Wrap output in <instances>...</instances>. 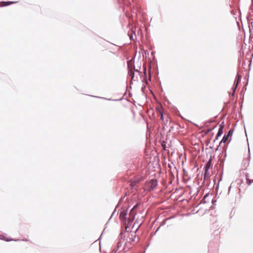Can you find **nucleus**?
I'll return each instance as SVG.
<instances>
[{"label":"nucleus","mask_w":253,"mask_h":253,"mask_svg":"<svg viewBox=\"0 0 253 253\" xmlns=\"http://www.w3.org/2000/svg\"><path fill=\"white\" fill-rule=\"evenodd\" d=\"M132 60H130L127 62V65L128 69V75L131 77V84L132 83V80L134 77V71H133V69H134V66L132 63Z\"/></svg>","instance_id":"f257e3e1"},{"label":"nucleus","mask_w":253,"mask_h":253,"mask_svg":"<svg viewBox=\"0 0 253 253\" xmlns=\"http://www.w3.org/2000/svg\"><path fill=\"white\" fill-rule=\"evenodd\" d=\"M158 185V181L156 179H152L149 181H146V187L149 191L154 190Z\"/></svg>","instance_id":"f03ea898"},{"label":"nucleus","mask_w":253,"mask_h":253,"mask_svg":"<svg viewBox=\"0 0 253 253\" xmlns=\"http://www.w3.org/2000/svg\"><path fill=\"white\" fill-rule=\"evenodd\" d=\"M233 130H234L233 129H230L228 131V132H227V133H225V134L224 135V136H223V137L222 139H221V140L220 141L219 145L217 146V148H216V151L217 150H218V149L219 147H220V145H221V144L222 143H225V142L227 141V140L228 138L230 136V137H231V136L232 135V134H233Z\"/></svg>","instance_id":"7ed1b4c3"},{"label":"nucleus","mask_w":253,"mask_h":253,"mask_svg":"<svg viewBox=\"0 0 253 253\" xmlns=\"http://www.w3.org/2000/svg\"><path fill=\"white\" fill-rule=\"evenodd\" d=\"M128 208L126 209H123L120 213V219L122 221L124 224H126L127 222V215L128 213Z\"/></svg>","instance_id":"20e7f679"},{"label":"nucleus","mask_w":253,"mask_h":253,"mask_svg":"<svg viewBox=\"0 0 253 253\" xmlns=\"http://www.w3.org/2000/svg\"><path fill=\"white\" fill-rule=\"evenodd\" d=\"M136 214V211H130L129 214H128V223H127L128 225L129 224H130L134 220Z\"/></svg>","instance_id":"39448f33"},{"label":"nucleus","mask_w":253,"mask_h":253,"mask_svg":"<svg viewBox=\"0 0 253 253\" xmlns=\"http://www.w3.org/2000/svg\"><path fill=\"white\" fill-rule=\"evenodd\" d=\"M211 164V158H210V160L207 162L206 165L204 166V169H209Z\"/></svg>","instance_id":"423d86ee"},{"label":"nucleus","mask_w":253,"mask_h":253,"mask_svg":"<svg viewBox=\"0 0 253 253\" xmlns=\"http://www.w3.org/2000/svg\"><path fill=\"white\" fill-rule=\"evenodd\" d=\"M204 181H205L207 179V178H208V177H209V175L210 174V172H209V169H204Z\"/></svg>","instance_id":"0eeeda50"},{"label":"nucleus","mask_w":253,"mask_h":253,"mask_svg":"<svg viewBox=\"0 0 253 253\" xmlns=\"http://www.w3.org/2000/svg\"><path fill=\"white\" fill-rule=\"evenodd\" d=\"M237 86H238V83H234V84H233V87L232 88V89L233 90V93H232V95L233 96H234V93H235V91L236 90V88H237Z\"/></svg>","instance_id":"6e6552de"},{"label":"nucleus","mask_w":253,"mask_h":253,"mask_svg":"<svg viewBox=\"0 0 253 253\" xmlns=\"http://www.w3.org/2000/svg\"><path fill=\"white\" fill-rule=\"evenodd\" d=\"M241 78L242 76L239 74H237L234 83H238V84L239 82L241 81Z\"/></svg>","instance_id":"1a4fd4ad"},{"label":"nucleus","mask_w":253,"mask_h":253,"mask_svg":"<svg viewBox=\"0 0 253 253\" xmlns=\"http://www.w3.org/2000/svg\"><path fill=\"white\" fill-rule=\"evenodd\" d=\"M16 2V1H2V3H4V5L3 6H8L12 3H15Z\"/></svg>","instance_id":"9d476101"},{"label":"nucleus","mask_w":253,"mask_h":253,"mask_svg":"<svg viewBox=\"0 0 253 253\" xmlns=\"http://www.w3.org/2000/svg\"><path fill=\"white\" fill-rule=\"evenodd\" d=\"M246 181H247V184L248 186H250L251 185L252 183H253V180H252L248 177H247V175H246Z\"/></svg>","instance_id":"9b49d317"},{"label":"nucleus","mask_w":253,"mask_h":253,"mask_svg":"<svg viewBox=\"0 0 253 253\" xmlns=\"http://www.w3.org/2000/svg\"><path fill=\"white\" fill-rule=\"evenodd\" d=\"M140 205V203H137L131 209V211H135V210L138 208V207H139Z\"/></svg>","instance_id":"f8f14e48"},{"label":"nucleus","mask_w":253,"mask_h":253,"mask_svg":"<svg viewBox=\"0 0 253 253\" xmlns=\"http://www.w3.org/2000/svg\"><path fill=\"white\" fill-rule=\"evenodd\" d=\"M143 72L145 76V78L144 79V80L145 81V82L146 84H148V82L146 79V67H144L143 68Z\"/></svg>","instance_id":"ddd939ff"},{"label":"nucleus","mask_w":253,"mask_h":253,"mask_svg":"<svg viewBox=\"0 0 253 253\" xmlns=\"http://www.w3.org/2000/svg\"><path fill=\"white\" fill-rule=\"evenodd\" d=\"M0 239H2V240L3 239V240H4L5 241H6L7 242L13 240V239L5 238L4 237V236L3 235H0Z\"/></svg>","instance_id":"4468645a"},{"label":"nucleus","mask_w":253,"mask_h":253,"mask_svg":"<svg viewBox=\"0 0 253 253\" xmlns=\"http://www.w3.org/2000/svg\"><path fill=\"white\" fill-rule=\"evenodd\" d=\"M123 245V242L121 240H119L118 242L117 243V247L116 248L119 250L121 247H122Z\"/></svg>","instance_id":"2eb2a0df"},{"label":"nucleus","mask_w":253,"mask_h":253,"mask_svg":"<svg viewBox=\"0 0 253 253\" xmlns=\"http://www.w3.org/2000/svg\"><path fill=\"white\" fill-rule=\"evenodd\" d=\"M223 129H222L218 128L217 133L216 134V135H217V137H219V136H220L222 134V133H223Z\"/></svg>","instance_id":"dca6fc26"},{"label":"nucleus","mask_w":253,"mask_h":253,"mask_svg":"<svg viewBox=\"0 0 253 253\" xmlns=\"http://www.w3.org/2000/svg\"><path fill=\"white\" fill-rule=\"evenodd\" d=\"M216 127V126H215L212 128H209L206 131V133H209L212 130H213L215 127Z\"/></svg>","instance_id":"f3484780"},{"label":"nucleus","mask_w":253,"mask_h":253,"mask_svg":"<svg viewBox=\"0 0 253 253\" xmlns=\"http://www.w3.org/2000/svg\"><path fill=\"white\" fill-rule=\"evenodd\" d=\"M151 65L149 66V81H151Z\"/></svg>","instance_id":"a211bd4d"},{"label":"nucleus","mask_w":253,"mask_h":253,"mask_svg":"<svg viewBox=\"0 0 253 253\" xmlns=\"http://www.w3.org/2000/svg\"><path fill=\"white\" fill-rule=\"evenodd\" d=\"M208 196V194H206L204 197V198L201 201L200 204L201 203H206V202L205 201V199L206 198V197Z\"/></svg>","instance_id":"6ab92c4d"},{"label":"nucleus","mask_w":253,"mask_h":253,"mask_svg":"<svg viewBox=\"0 0 253 253\" xmlns=\"http://www.w3.org/2000/svg\"><path fill=\"white\" fill-rule=\"evenodd\" d=\"M224 127V121L222 122L219 125V129H223Z\"/></svg>","instance_id":"aec40b11"},{"label":"nucleus","mask_w":253,"mask_h":253,"mask_svg":"<svg viewBox=\"0 0 253 253\" xmlns=\"http://www.w3.org/2000/svg\"><path fill=\"white\" fill-rule=\"evenodd\" d=\"M118 206H119V204L116 206V207L115 210H114L113 212H112L111 216L109 219H110L112 217V216L114 215L115 212L116 211V209L118 207Z\"/></svg>","instance_id":"412c9836"},{"label":"nucleus","mask_w":253,"mask_h":253,"mask_svg":"<svg viewBox=\"0 0 253 253\" xmlns=\"http://www.w3.org/2000/svg\"><path fill=\"white\" fill-rule=\"evenodd\" d=\"M135 238H136V235H132L131 238H129V240L131 242H133V241H134Z\"/></svg>","instance_id":"4be33fe9"},{"label":"nucleus","mask_w":253,"mask_h":253,"mask_svg":"<svg viewBox=\"0 0 253 253\" xmlns=\"http://www.w3.org/2000/svg\"><path fill=\"white\" fill-rule=\"evenodd\" d=\"M118 249L116 247L114 248L112 250V253H117Z\"/></svg>","instance_id":"5701e85b"},{"label":"nucleus","mask_w":253,"mask_h":253,"mask_svg":"<svg viewBox=\"0 0 253 253\" xmlns=\"http://www.w3.org/2000/svg\"><path fill=\"white\" fill-rule=\"evenodd\" d=\"M125 195H124V196H122L120 199V200H119V204L122 202L124 200V199L125 198Z\"/></svg>","instance_id":"b1692460"},{"label":"nucleus","mask_w":253,"mask_h":253,"mask_svg":"<svg viewBox=\"0 0 253 253\" xmlns=\"http://www.w3.org/2000/svg\"><path fill=\"white\" fill-rule=\"evenodd\" d=\"M161 113V120L163 121L164 120V116L162 112H160Z\"/></svg>","instance_id":"393cba45"},{"label":"nucleus","mask_w":253,"mask_h":253,"mask_svg":"<svg viewBox=\"0 0 253 253\" xmlns=\"http://www.w3.org/2000/svg\"><path fill=\"white\" fill-rule=\"evenodd\" d=\"M133 71H135V72H138V73H140V68H139V69H135L134 68V69H133Z\"/></svg>","instance_id":"a878e982"},{"label":"nucleus","mask_w":253,"mask_h":253,"mask_svg":"<svg viewBox=\"0 0 253 253\" xmlns=\"http://www.w3.org/2000/svg\"><path fill=\"white\" fill-rule=\"evenodd\" d=\"M213 121H213V120L211 119V120H209L208 122H207L206 123V124H207V123H212Z\"/></svg>","instance_id":"bb28decb"},{"label":"nucleus","mask_w":253,"mask_h":253,"mask_svg":"<svg viewBox=\"0 0 253 253\" xmlns=\"http://www.w3.org/2000/svg\"><path fill=\"white\" fill-rule=\"evenodd\" d=\"M129 38L130 40H133V36L132 34H131L130 35H129Z\"/></svg>","instance_id":"cd10ccee"},{"label":"nucleus","mask_w":253,"mask_h":253,"mask_svg":"<svg viewBox=\"0 0 253 253\" xmlns=\"http://www.w3.org/2000/svg\"><path fill=\"white\" fill-rule=\"evenodd\" d=\"M218 137H217V135H216V137H215V139H214V140H213V142H214V143L216 140H218Z\"/></svg>","instance_id":"c85d7f7f"},{"label":"nucleus","mask_w":253,"mask_h":253,"mask_svg":"<svg viewBox=\"0 0 253 253\" xmlns=\"http://www.w3.org/2000/svg\"><path fill=\"white\" fill-rule=\"evenodd\" d=\"M93 96L94 97H97V98H101V99H107V98H104V97H98V96Z\"/></svg>","instance_id":"c756f323"},{"label":"nucleus","mask_w":253,"mask_h":253,"mask_svg":"<svg viewBox=\"0 0 253 253\" xmlns=\"http://www.w3.org/2000/svg\"><path fill=\"white\" fill-rule=\"evenodd\" d=\"M145 85H143V86H142V87H141V90H142V91H144V90L145 89Z\"/></svg>","instance_id":"7c9ffc66"},{"label":"nucleus","mask_w":253,"mask_h":253,"mask_svg":"<svg viewBox=\"0 0 253 253\" xmlns=\"http://www.w3.org/2000/svg\"><path fill=\"white\" fill-rule=\"evenodd\" d=\"M247 141L248 142V138H247ZM248 144L249 145V143H248ZM248 147H249V156L250 155V148H249V146L248 145Z\"/></svg>","instance_id":"2f4dec72"},{"label":"nucleus","mask_w":253,"mask_h":253,"mask_svg":"<svg viewBox=\"0 0 253 253\" xmlns=\"http://www.w3.org/2000/svg\"><path fill=\"white\" fill-rule=\"evenodd\" d=\"M161 226H160L157 229V230H156V231L155 232V234L159 230Z\"/></svg>","instance_id":"473e14b6"},{"label":"nucleus","mask_w":253,"mask_h":253,"mask_svg":"<svg viewBox=\"0 0 253 253\" xmlns=\"http://www.w3.org/2000/svg\"><path fill=\"white\" fill-rule=\"evenodd\" d=\"M165 222H166V221H164V222H163L160 226H161L164 225L165 224Z\"/></svg>","instance_id":"72a5a7b5"},{"label":"nucleus","mask_w":253,"mask_h":253,"mask_svg":"<svg viewBox=\"0 0 253 253\" xmlns=\"http://www.w3.org/2000/svg\"><path fill=\"white\" fill-rule=\"evenodd\" d=\"M108 100H113V101H118V99H109Z\"/></svg>","instance_id":"f704fd0d"},{"label":"nucleus","mask_w":253,"mask_h":253,"mask_svg":"<svg viewBox=\"0 0 253 253\" xmlns=\"http://www.w3.org/2000/svg\"><path fill=\"white\" fill-rule=\"evenodd\" d=\"M244 129H245V133H246V136H247V134L246 133V129H245V127L244 126Z\"/></svg>","instance_id":"c9c22d12"},{"label":"nucleus","mask_w":253,"mask_h":253,"mask_svg":"<svg viewBox=\"0 0 253 253\" xmlns=\"http://www.w3.org/2000/svg\"><path fill=\"white\" fill-rule=\"evenodd\" d=\"M103 233V232L102 233V234H101V235H100V238L102 237Z\"/></svg>","instance_id":"e433bc0d"},{"label":"nucleus","mask_w":253,"mask_h":253,"mask_svg":"<svg viewBox=\"0 0 253 253\" xmlns=\"http://www.w3.org/2000/svg\"><path fill=\"white\" fill-rule=\"evenodd\" d=\"M218 186H219V184H218V185H217V186H216V188H218Z\"/></svg>","instance_id":"4c0bfd02"},{"label":"nucleus","mask_w":253,"mask_h":253,"mask_svg":"<svg viewBox=\"0 0 253 253\" xmlns=\"http://www.w3.org/2000/svg\"><path fill=\"white\" fill-rule=\"evenodd\" d=\"M221 180V177L220 178L218 182H220Z\"/></svg>","instance_id":"58836bf2"},{"label":"nucleus","mask_w":253,"mask_h":253,"mask_svg":"<svg viewBox=\"0 0 253 253\" xmlns=\"http://www.w3.org/2000/svg\"><path fill=\"white\" fill-rule=\"evenodd\" d=\"M210 148H213V146H210Z\"/></svg>","instance_id":"ea45409f"},{"label":"nucleus","mask_w":253,"mask_h":253,"mask_svg":"<svg viewBox=\"0 0 253 253\" xmlns=\"http://www.w3.org/2000/svg\"><path fill=\"white\" fill-rule=\"evenodd\" d=\"M212 202L214 203V201H213V200H212Z\"/></svg>","instance_id":"a19ab883"}]
</instances>
